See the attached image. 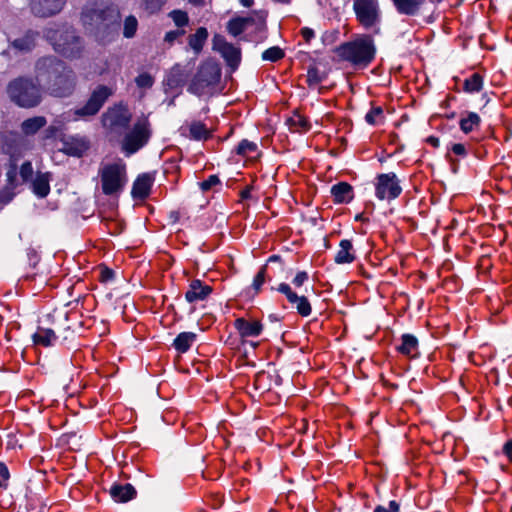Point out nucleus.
Listing matches in <instances>:
<instances>
[{"mask_svg": "<svg viewBox=\"0 0 512 512\" xmlns=\"http://www.w3.org/2000/svg\"><path fill=\"white\" fill-rule=\"evenodd\" d=\"M36 78L43 82L48 92L56 97H66L73 93L76 75L63 61L54 56L42 57L36 62Z\"/></svg>", "mask_w": 512, "mask_h": 512, "instance_id": "obj_1", "label": "nucleus"}, {"mask_svg": "<svg viewBox=\"0 0 512 512\" xmlns=\"http://www.w3.org/2000/svg\"><path fill=\"white\" fill-rule=\"evenodd\" d=\"M45 37L54 50L68 59H77L83 52V43L71 27L47 28Z\"/></svg>", "mask_w": 512, "mask_h": 512, "instance_id": "obj_2", "label": "nucleus"}, {"mask_svg": "<svg viewBox=\"0 0 512 512\" xmlns=\"http://www.w3.org/2000/svg\"><path fill=\"white\" fill-rule=\"evenodd\" d=\"M335 52L341 60L357 67H366L374 59L376 49L371 37L363 35L354 41L341 44Z\"/></svg>", "mask_w": 512, "mask_h": 512, "instance_id": "obj_3", "label": "nucleus"}, {"mask_svg": "<svg viewBox=\"0 0 512 512\" xmlns=\"http://www.w3.org/2000/svg\"><path fill=\"white\" fill-rule=\"evenodd\" d=\"M7 94L13 103L23 108L36 107L42 100L39 83L26 77H18L9 82Z\"/></svg>", "mask_w": 512, "mask_h": 512, "instance_id": "obj_4", "label": "nucleus"}, {"mask_svg": "<svg viewBox=\"0 0 512 512\" xmlns=\"http://www.w3.org/2000/svg\"><path fill=\"white\" fill-rule=\"evenodd\" d=\"M118 11L113 5L102 0L88 3L82 11L81 21L83 25L91 30L106 29L117 21Z\"/></svg>", "mask_w": 512, "mask_h": 512, "instance_id": "obj_5", "label": "nucleus"}, {"mask_svg": "<svg viewBox=\"0 0 512 512\" xmlns=\"http://www.w3.org/2000/svg\"><path fill=\"white\" fill-rule=\"evenodd\" d=\"M102 191L105 195L117 194L124 188L126 177V165L121 162L107 163L100 167Z\"/></svg>", "mask_w": 512, "mask_h": 512, "instance_id": "obj_6", "label": "nucleus"}, {"mask_svg": "<svg viewBox=\"0 0 512 512\" xmlns=\"http://www.w3.org/2000/svg\"><path fill=\"white\" fill-rule=\"evenodd\" d=\"M152 134L150 121L146 116L137 118L132 128L122 140V150L126 155H132L144 147Z\"/></svg>", "mask_w": 512, "mask_h": 512, "instance_id": "obj_7", "label": "nucleus"}, {"mask_svg": "<svg viewBox=\"0 0 512 512\" xmlns=\"http://www.w3.org/2000/svg\"><path fill=\"white\" fill-rule=\"evenodd\" d=\"M113 94L111 88L105 85H99L91 93L84 106L68 112V118L72 121L87 119L96 115L103 107L107 99Z\"/></svg>", "mask_w": 512, "mask_h": 512, "instance_id": "obj_8", "label": "nucleus"}, {"mask_svg": "<svg viewBox=\"0 0 512 512\" xmlns=\"http://www.w3.org/2000/svg\"><path fill=\"white\" fill-rule=\"evenodd\" d=\"M353 10L362 27L376 34L380 32L381 10L377 0H354Z\"/></svg>", "mask_w": 512, "mask_h": 512, "instance_id": "obj_9", "label": "nucleus"}, {"mask_svg": "<svg viewBox=\"0 0 512 512\" xmlns=\"http://www.w3.org/2000/svg\"><path fill=\"white\" fill-rule=\"evenodd\" d=\"M221 77V70L219 66L214 62H206L202 64L193 80L191 81L188 91L201 96L207 88L215 86Z\"/></svg>", "mask_w": 512, "mask_h": 512, "instance_id": "obj_10", "label": "nucleus"}, {"mask_svg": "<svg viewBox=\"0 0 512 512\" xmlns=\"http://www.w3.org/2000/svg\"><path fill=\"white\" fill-rule=\"evenodd\" d=\"M402 192L395 173L379 174L376 178L375 194L379 200L396 199Z\"/></svg>", "mask_w": 512, "mask_h": 512, "instance_id": "obj_11", "label": "nucleus"}, {"mask_svg": "<svg viewBox=\"0 0 512 512\" xmlns=\"http://www.w3.org/2000/svg\"><path fill=\"white\" fill-rule=\"evenodd\" d=\"M213 49L221 54L228 66L235 70L241 61V50L225 40L223 36L216 35L213 38Z\"/></svg>", "mask_w": 512, "mask_h": 512, "instance_id": "obj_12", "label": "nucleus"}, {"mask_svg": "<svg viewBox=\"0 0 512 512\" xmlns=\"http://www.w3.org/2000/svg\"><path fill=\"white\" fill-rule=\"evenodd\" d=\"M130 120L131 114L123 105H115L102 115L103 126L110 129L126 127Z\"/></svg>", "mask_w": 512, "mask_h": 512, "instance_id": "obj_13", "label": "nucleus"}, {"mask_svg": "<svg viewBox=\"0 0 512 512\" xmlns=\"http://www.w3.org/2000/svg\"><path fill=\"white\" fill-rule=\"evenodd\" d=\"M277 291L284 294L287 301L297 310L302 317H308L312 312L311 304L304 295L299 296L287 283H280Z\"/></svg>", "mask_w": 512, "mask_h": 512, "instance_id": "obj_14", "label": "nucleus"}, {"mask_svg": "<svg viewBox=\"0 0 512 512\" xmlns=\"http://www.w3.org/2000/svg\"><path fill=\"white\" fill-rule=\"evenodd\" d=\"M65 3L66 0H30V8L38 17H51L58 14Z\"/></svg>", "mask_w": 512, "mask_h": 512, "instance_id": "obj_15", "label": "nucleus"}, {"mask_svg": "<svg viewBox=\"0 0 512 512\" xmlns=\"http://www.w3.org/2000/svg\"><path fill=\"white\" fill-rule=\"evenodd\" d=\"M212 293V287L205 285L201 280L191 281L188 290L185 293V299L189 303H195L205 300Z\"/></svg>", "mask_w": 512, "mask_h": 512, "instance_id": "obj_16", "label": "nucleus"}, {"mask_svg": "<svg viewBox=\"0 0 512 512\" xmlns=\"http://www.w3.org/2000/svg\"><path fill=\"white\" fill-rule=\"evenodd\" d=\"M234 327L242 338L257 337L262 333L263 325L258 320H246L244 318H237L234 321Z\"/></svg>", "mask_w": 512, "mask_h": 512, "instance_id": "obj_17", "label": "nucleus"}, {"mask_svg": "<svg viewBox=\"0 0 512 512\" xmlns=\"http://www.w3.org/2000/svg\"><path fill=\"white\" fill-rule=\"evenodd\" d=\"M154 182V177L150 173H145L135 180L132 187V196L135 199H145L151 190V187Z\"/></svg>", "mask_w": 512, "mask_h": 512, "instance_id": "obj_18", "label": "nucleus"}, {"mask_svg": "<svg viewBox=\"0 0 512 512\" xmlns=\"http://www.w3.org/2000/svg\"><path fill=\"white\" fill-rule=\"evenodd\" d=\"M331 195L336 204L349 203L352 201L353 187L347 182H340L331 187Z\"/></svg>", "mask_w": 512, "mask_h": 512, "instance_id": "obj_19", "label": "nucleus"}, {"mask_svg": "<svg viewBox=\"0 0 512 512\" xmlns=\"http://www.w3.org/2000/svg\"><path fill=\"white\" fill-rule=\"evenodd\" d=\"M397 12L402 15H417L425 0H391Z\"/></svg>", "mask_w": 512, "mask_h": 512, "instance_id": "obj_20", "label": "nucleus"}, {"mask_svg": "<svg viewBox=\"0 0 512 512\" xmlns=\"http://www.w3.org/2000/svg\"><path fill=\"white\" fill-rule=\"evenodd\" d=\"M355 251L352 242L348 239L340 241L339 250L337 251L334 261L337 264H350L355 260Z\"/></svg>", "mask_w": 512, "mask_h": 512, "instance_id": "obj_21", "label": "nucleus"}, {"mask_svg": "<svg viewBox=\"0 0 512 512\" xmlns=\"http://www.w3.org/2000/svg\"><path fill=\"white\" fill-rule=\"evenodd\" d=\"M110 495L116 502L124 503L136 496V490L131 484H115L110 489Z\"/></svg>", "mask_w": 512, "mask_h": 512, "instance_id": "obj_22", "label": "nucleus"}, {"mask_svg": "<svg viewBox=\"0 0 512 512\" xmlns=\"http://www.w3.org/2000/svg\"><path fill=\"white\" fill-rule=\"evenodd\" d=\"M397 351L407 357H416L418 355V340L412 334H403L401 344L397 346Z\"/></svg>", "mask_w": 512, "mask_h": 512, "instance_id": "obj_23", "label": "nucleus"}, {"mask_svg": "<svg viewBox=\"0 0 512 512\" xmlns=\"http://www.w3.org/2000/svg\"><path fill=\"white\" fill-rule=\"evenodd\" d=\"M188 130V136L194 140H206L211 136L210 130L206 125L200 121H193L186 127H182V130Z\"/></svg>", "mask_w": 512, "mask_h": 512, "instance_id": "obj_24", "label": "nucleus"}, {"mask_svg": "<svg viewBox=\"0 0 512 512\" xmlns=\"http://www.w3.org/2000/svg\"><path fill=\"white\" fill-rule=\"evenodd\" d=\"M50 177L48 173H38L32 182L33 192L40 198L46 197L50 192Z\"/></svg>", "mask_w": 512, "mask_h": 512, "instance_id": "obj_25", "label": "nucleus"}, {"mask_svg": "<svg viewBox=\"0 0 512 512\" xmlns=\"http://www.w3.org/2000/svg\"><path fill=\"white\" fill-rule=\"evenodd\" d=\"M254 20L251 17H235L228 21L227 31L234 37L243 33L247 27L253 24Z\"/></svg>", "mask_w": 512, "mask_h": 512, "instance_id": "obj_26", "label": "nucleus"}, {"mask_svg": "<svg viewBox=\"0 0 512 512\" xmlns=\"http://www.w3.org/2000/svg\"><path fill=\"white\" fill-rule=\"evenodd\" d=\"M481 124L480 116L475 112H466L462 115L459 126L462 132L468 134L472 131H475L479 128Z\"/></svg>", "mask_w": 512, "mask_h": 512, "instance_id": "obj_27", "label": "nucleus"}, {"mask_svg": "<svg viewBox=\"0 0 512 512\" xmlns=\"http://www.w3.org/2000/svg\"><path fill=\"white\" fill-rule=\"evenodd\" d=\"M46 124L47 120L45 117L35 116L32 118H28L22 122L21 131L26 136L34 135Z\"/></svg>", "mask_w": 512, "mask_h": 512, "instance_id": "obj_28", "label": "nucleus"}, {"mask_svg": "<svg viewBox=\"0 0 512 512\" xmlns=\"http://www.w3.org/2000/svg\"><path fill=\"white\" fill-rule=\"evenodd\" d=\"M87 148L86 142L82 139L70 138L63 142V151L68 155L80 157Z\"/></svg>", "mask_w": 512, "mask_h": 512, "instance_id": "obj_29", "label": "nucleus"}, {"mask_svg": "<svg viewBox=\"0 0 512 512\" xmlns=\"http://www.w3.org/2000/svg\"><path fill=\"white\" fill-rule=\"evenodd\" d=\"M57 337L55 332L52 329L48 328H38V330L33 335V342L36 345H41L44 347H49L54 344Z\"/></svg>", "mask_w": 512, "mask_h": 512, "instance_id": "obj_30", "label": "nucleus"}, {"mask_svg": "<svg viewBox=\"0 0 512 512\" xmlns=\"http://www.w3.org/2000/svg\"><path fill=\"white\" fill-rule=\"evenodd\" d=\"M196 338L197 335L193 332H182L174 339L173 346L178 352L185 353L196 341Z\"/></svg>", "mask_w": 512, "mask_h": 512, "instance_id": "obj_31", "label": "nucleus"}, {"mask_svg": "<svg viewBox=\"0 0 512 512\" xmlns=\"http://www.w3.org/2000/svg\"><path fill=\"white\" fill-rule=\"evenodd\" d=\"M208 38V31L204 27H200L196 30V32L189 36V46L195 51V53H199L206 40Z\"/></svg>", "mask_w": 512, "mask_h": 512, "instance_id": "obj_32", "label": "nucleus"}, {"mask_svg": "<svg viewBox=\"0 0 512 512\" xmlns=\"http://www.w3.org/2000/svg\"><path fill=\"white\" fill-rule=\"evenodd\" d=\"M11 46L19 52H29L35 46V37L33 33H27L23 37L15 39Z\"/></svg>", "mask_w": 512, "mask_h": 512, "instance_id": "obj_33", "label": "nucleus"}, {"mask_svg": "<svg viewBox=\"0 0 512 512\" xmlns=\"http://www.w3.org/2000/svg\"><path fill=\"white\" fill-rule=\"evenodd\" d=\"M483 86V78L479 73H473L464 81V91L468 93L479 92Z\"/></svg>", "mask_w": 512, "mask_h": 512, "instance_id": "obj_34", "label": "nucleus"}, {"mask_svg": "<svg viewBox=\"0 0 512 512\" xmlns=\"http://www.w3.org/2000/svg\"><path fill=\"white\" fill-rule=\"evenodd\" d=\"M289 123H290V128L294 132H305V131L309 130V128H310V124L307 121V119L300 114H294L289 119Z\"/></svg>", "mask_w": 512, "mask_h": 512, "instance_id": "obj_35", "label": "nucleus"}, {"mask_svg": "<svg viewBox=\"0 0 512 512\" xmlns=\"http://www.w3.org/2000/svg\"><path fill=\"white\" fill-rule=\"evenodd\" d=\"M365 120L370 125H378L384 121V112L382 107H372L366 114Z\"/></svg>", "mask_w": 512, "mask_h": 512, "instance_id": "obj_36", "label": "nucleus"}, {"mask_svg": "<svg viewBox=\"0 0 512 512\" xmlns=\"http://www.w3.org/2000/svg\"><path fill=\"white\" fill-rule=\"evenodd\" d=\"M284 56V51L278 46L270 47L262 53V59L264 61L270 62H277L281 60Z\"/></svg>", "mask_w": 512, "mask_h": 512, "instance_id": "obj_37", "label": "nucleus"}, {"mask_svg": "<svg viewBox=\"0 0 512 512\" xmlns=\"http://www.w3.org/2000/svg\"><path fill=\"white\" fill-rule=\"evenodd\" d=\"M154 82V77L147 72H143L135 78V84L139 89L143 90L150 89L154 85Z\"/></svg>", "mask_w": 512, "mask_h": 512, "instance_id": "obj_38", "label": "nucleus"}, {"mask_svg": "<svg viewBox=\"0 0 512 512\" xmlns=\"http://www.w3.org/2000/svg\"><path fill=\"white\" fill-rule=\"evenodd\" d=\"M166 0H141V7L148 13L153 14L161 10Z\"/></svg>", "mask_w": 512, "mask_h": 512, "instance_id": "obj_39", "label": "nucleus"}, {"mask_svg": "<svg viewBox=\"0 0 512 512\" xmlns=\"http://www.w3.org/2000/svg\"><path fill=\"white\" fill-rule=\"evenodd\" d=\"M138 21L134 16H128L124 21L123 34L126 38H132L137 31Z\"/></svg>", "mask_w": 512, "mask_h": 512, "instance_id": "obj_40", "label": "nucleus"}, {"mask_svg": "<svg viewBox=\"0 0 512 512\" xmlns=\"http://www.w3.org/2000/svg\"><path fill=\"white\" fill-rule=\"evenodd\" d=\"M324 79L323 74L315 66L309 67L307 71V83L309 86H316Z\"/></svg>", "mask_w": 512, "mask_h": 512, "instance_id": "obj_41", "label": "nucleus"}, {"mask_svg": "<svg viewBox=\"0 0 512 512\" xmlns=\"http://www.w3.org/2000/svg\"><path fill=\"white\" fill-rule=\"evenodd\" d=\"M256 150L257 144L246 139L242 140L236 149L237 154L242 156H248L256 152Z\"/></svg>", "mask_w": 512, "mask_h": 512, "instance_id": "obj_42", "label": "nucleus"}, {"mask_svg": "<svg viewBox=\"0 0 512 512\" xmlns=\"http://www.w3.org/2000/svg\"><path fill=\"white\" fill-rule=\"evenodd\" d=\"M170 17L178 27H183L188 23V15L186 12L181 10H174L170 13Z\"/></svg>", "mask_w": 512, "mask_h": 512, "instance_id": "obj_43", "label": "nucleus"}, {"mask_svg": "<svg viewBox=\"0 0 512 512\" xmlns=\"http://www.w3.org/2000/svg\"><path fill=\"white\" fill-rule=\"evenodd\" d=\"M266 266H263L259 271L258 273L256 274L255 278H254V281H253V288L255 289L256 292H258L261 288V286L263 285V283L265 282V277H266Z\"/></svg>", "mask_w": 512, "mask_h": 512, "instance_id": "obj_44", "label": "nucleus"}, {"mask_svg": "<svg viewBox=\"0 0 512 512\" xmlns=\"http://www.w3.org/2000/svg\"><path fill=\"white\" fill-rule=\"evenodd\" d=\"M8 186L14 188L16 186V177H17V165L15 163H11L7 172H6Z\"/></svg>", "mask_w": 512, "mask_h": 512, "instance_id": "obj_45", "label": "nucleus"}, {"mask_svg": "<svg viewBox=\"0 0 512 512\" xmlns=\"http://www.w3.org/2000/svg\"><path fill=\"white\" fill-rule=\"evenodd\" d=\"M218 184H220V179L218 178V176L210 175L206 180H204L200 183V187H201L202 191H208L212 187H214Z\"/></svg>", "mask_w": 512, "mask_h": 512, "instance_id": "obj_46", "label": "nucleus"}, {"mask_svg": "<svg viewBox=\"0 0 512 512\" xmlns=\"http://www.w3.org/2000/svg\"><path fill=\"white\" fill-rule=\"evenodd\" d=\"M308 279L309 276L306 271H299L292 279V284L295 288H300L308 281Z\"/></svg>", "mask_w": 512, "mask_h": 512, "instance_id": "obj_47", "label": "nucleus"}, {"mask_svg": "<svg viewBox=\"0 0 512 512\" xmlns=\"http://www.w3.org/2000/svg\"><path fill=\"white\" fill-rule=\"evenodd\" d=\"M32 174H33V167H32L31 162H29V161L24 162L20 168V176L23 179V181H27L29 178H31Z\"/></svg>", "mask_w": 512, "mask_h": 512, "instance_id": "obj_48", "label": "nucleus"}, {"mask_svg": "<svg viewBox=\"0 0 512 512\" xmlns=\"http://www.w3.org/2000/svg\"><path fill=\"white\" fill-rule=\"evenodd\" d=\"M9 470L7 466L0 462V488L6 487L9 479Z\"/></svg>", "mask_w": 512, "mask_h": 512, "instance_id": "obj_49", "label": "nucleus"}, {"mask_svg": "<svg viewBox=\"0 0 512 512\" xmlns=\"http://www.w3.org/2000/svg\"><path fill=\"white\" fill-rule=\"evenodd\" d=\"M374 512H399V504L392 500L389 502L388 508L379 505L374 509Z\"/></svg>", "mask_w": 512, "mask_h": 512, "instance_id": "obj_50", "label": "nucleus"}, {"mask_svg": "<svg viewBox=\"0 0 512 512\" xmlns=\"http://www.w3.org/2000/svg\"><path fill=\"white\" fill-rule=\"evenodd\" d=\"M12 190L13 188L7 186L5 189L0 191V203L6 204L12 200L14 196Z\"/></svg>", "mask_w": 512, "mask_h": 512, "instance_id": "obj_51", "label": "nucleus"}, {"mask_svg": "<svg viewBox=\"0 0 512 512\" xmlns=\"http://www.w3.org/2000/svg\"><path fill=\"white\" fill-rule=\"evenodd\" d=\"M183 32L181 31H169L165 34V42L172 44L180 35H182Z\"/></svg>", "mask_w": 512, "mask_h": 512, "instance_id": "obj_52", "label": "nucleus"}, {"mask_svg": "<svg viewBox=\"0 0 512 512\" xmlns=\"http://www.w3.org/2000/svg\"><path fill=\"white\" fill-rule=\"evenodd\" d=\"M451 150L455 155H458V156L466 155V147H465V145H463L461 143L453 144L451 147Z\"/></svg>", "mask_w": 512, "mask_h": 512, "instance_id": "obj_53", "label": "nucleus"}, {"mask_svg": "<svg viewBox=\"0 0 512 512\" xmlns=\"http://www.w3.org/2000/svg\"><path fill=\"white\" fill-rule=\"evenodd\" d=\"M303 39L308 43L311 41L312 38H314L315 33L311 28L304 27L300 31Z\"/></svg>", "mask_w": 512, "mask_h": 512, "instance_id": "obj_54", "label": "nucleus"}, {"mask_svg": "<svg viewBox=\"0 0 512 512\" xmlns=\"http://www.w3.org/2000/svg\"><path fill=\"white\" fill-rule=\"evenodd\" d=\"M504 454L508 457V459L512 462V440H509L505 443L503 447Z\"/></svg>", "mask_w": 512, "mask_h": 512, "instance_id": "obj_55", "label": "nucleus"}, {"mask_svg": "<svg viewBox=\"0 0 512 512\" xmlns=\"http://www.w3.org/2000/svg\"><path fill=\"white\" fill-rule=\"evenodd\" d=\"M112 276H113V272L111 270L107 269V268L102 270V272H101V278L104 281H107V280L111 279Z\"/></svg>", "mask_w": 512, "mask_h": 512, "instance_id": "obj_56", "label": "nucleus"}, {"mask_svg": "<svg viewBox=\"0 0 512 512\" xmlns=\"http://www.w3.org/2000/svg\"><path fill=\"white\" fill-rule=\"evenodd\" d=\"M427 142L432 145L433 147H438L439 146V139L437 137H434V136H430L427 138Z\"/></svg>", "mask_w": 512, "mask_h": 512, "instance_id": "obj_57", "label": "nucleus"}, {"mask_svg": "<svg viewBox=\"0 0 512 512\" xmlns=\"http://www.w3.org/2000/svg\"><path fill=\"white\" fill-rule=\"evenodd\" d=\"M243 7L250 8L254 4V0H239Z\"/></svg>", "mask_w": 512, "mask_h": 512, "instance_id": "obj_58", "label": "nucleus"}, {"mask_svg": "<svg viewBox=\"0 0 512 512\" xmlns=\"http://www.w3.org/2000/svg\"><path fill=\"white\" fill-rule=\"evenodd\" d=\"M249 193H250V190H249V188H247L244 191H242L241 195L243 198H247Z\"/></svg>", "mask_w": 512, "mask_h": 512, "instance_id": "obj_59", "label": "nucleus"}, {"mask_svg": "<svg viewBox=\"0 0 512 512\" xmlns=\"http://www.w3.org/2000/svg\"><path fill=\"white\" fill-rule=\"evenodd\" d=\"M277 259H278V257H277V256H275V255H273V256H271V257L269 258V261H274V260H277Z\"/></svg>", "mask_w": 512, "mask_h": 512, "instance_id": "obj_60", "label": "nucleus"}]
</instances>
